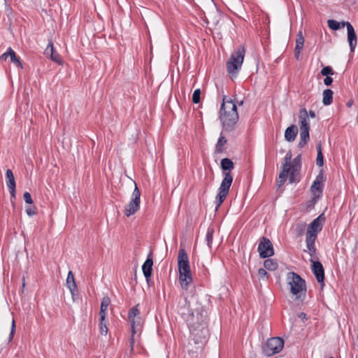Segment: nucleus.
Masks as SVG:
<instances>
[{
    "mask_svg": "<svg viewBox=\"0 0 358 358\" xmlns=\"http://www.w3.org/2000/svg\"><path fill=\"white\" fill-rule=\"evenodd\" d=\"M191 337L196 344H203L208 335L206 323V312L201 306L188 310L185 317Z\"/></svg>",
    "mask_w": 358,
    "mask_h": 358,
    "instance_id": "1",
    "label": "nucleus"
},
{
    "mask_svg": "<svg viewBox=\"0 0 358 358\" xmlns=\"http://www.w3.org/2000/svg\"><path fill=\"white\" fill-rule=\"evenodd\" d=\"M221 168L223 170V179L218 188L217 194L215 199L216 210H218L229 194L230 187L233 182V176L229 171L234 169V163L230 159L224 158L221 160Z\"/></svg>",
    "mask_w": 358,
    "mask_h": 358,
    "instance_id": "2",
    "label": "nucleus"
},
{
    "mask_svg": "<svg viewBox=\"0 0 358 358\" xmlns=\"http://www.w3.org/2000/svg\"><path fill=\"white\" fill-rule=\"evenodd\" d=\"M220 120L224 130L227 131H232L238 120L236 105L227 96H224L222 99Z\"/></svg>",
    "mask_w": 358,
    "mask_h": 358,
    "instance_id": "3",
    "label": "nucleus"
},
{
    "mask_svg": "<svg viewBox=\"0 0 358 358\" xmlns=\"http://www.w3.org/2000/svg\"><path fill=\"white\" fill-rule=\"evenodd\" d=\"M324 222L325 217L324 216V214H321L317 218L313 220L308 226L306 234V243L307 251L312 257H314L316 253V248L315 246V241L318 233L322 229Z\"/></svg>",
    "mask_w": 358,
    "mask_h": 358,
    "instance_id": "4",
    "label": "nucleus"
},
{
    "mask_svg": "<svg viewBox=\"0 0 358 358\" xmlns=\"http://www.w3.org/2000/svg\"><path fill=\"white\" fill-rule=\"evenodd\" d=\"M286 281L289 286L290 293L295 296L296 299L303 301L306 296V281L297 273L289 272L286 276Z\"/></svg>",
    "mask_w": 358,
    "mask_h": 358,
    "instance_id": "5",
    "label": "nucleus"
},
{
    "mask_svg": "<svg viewBox=\"0 0 358 358\" xmlns=\"http://www.w3.org/2000/svg\"><path fill=\"white\" fill-rule=\"evenodd\" d=\"M245 50L243 46L238 47L231 55L229 61L227 62V69L231 77H236L238 71L241 69Z\"/></svg>",
    "mask_w": 358,
    "mask_h": 358,
    "instance_id": "6",
    "label": "nucleus"
},
{
    "mask_svg": "<svg viewBox=\"0 0 358 358\" xmlns=\"http://www.w3.org/2000/svg\"><path fill=\"white\" fill-rule=\"evenodd\" d=\"M129 321L131 326V338L130 339V346L133 348L135 336L140 335L143 328V320L140 316V311L138 306L133 307L128 314Z\"/></svg>",
    "mask_w": 358,
    "mask_h": 358,
    "instance_id": "7",
    "label": "nucleus"
},
{
    "mask_svg": "<svg viewBox=\"0 0 358 358\" xmlns=\"http://www.w3.org/2000/svg\"><path fill=\"white\" fill-rule=\"evenodd\" d=\"M300 124V141L298 146L303 148L309 141L310 125L308 122V111L306 108H301L299 113Z\"/></svg>",
    "mask_w": 358,
    "mask_h": 358,
    "instance_id": "8",
    "label": "nucleus"
},
{
    "mask_svg": "<svg viewBox=\"0 0 358 358\" xmlns=\"http://www.w3.org/2000/svg\"><path fill=\"white\" fill-rule=\"evenodd\" d=\"M284 346V341L278 337L269 338L262 347L263 353L269 357L280 352Z\"/></svg>",
    "mask_w": 358,
    "mask_h": 358,
    "instance_id": "9",
    "label": "nucleus"
},
{
    "mask_svg": "<svg viewBox=\"0 0 358 358\" xmlns=\"http://www.w3.org/2000/svg\"><path fill=\"white\" fill-rule=\"evenodd\" d=\"M135 188L132 192L131 201L129 204L125 207L124 214L127 217H129L137 212L140 207L141 203V192L136 183Z\"/></svg>",
    "mask_w": 358,
    "mask_h": 358,
    "instance_id": "10",
    "label": "nucleus"
},
{
    "mask_svg": "<svg viewBox=\"0 0 358 358\" xmlns=\"http://www.w3.org/2000/svg\"><path fill=\"white\" fill-rule=\"evenodd\" d=\"M257 250L262 258L270 257L274 255L272 243L264 236L260 238Z\"/></svg>",
    "mask_w": 358,
    "mask_h": 358,
    "instance_id": "11",
    "label": "nucleus"
},
{
    "mask_svg": "<svg viewBox=\"0 0 358 358\" xmlns=\"http://www.w3.org/2000/svg\"><path fill=\"white\" fill-rule=\"evenodd\" d=\"M178 272L191 271L187 255L183 248H180L178 255Z\"/></svg>",
    "mask_w": 358,
    "mask_h": 358,
    "instance_id": "12",
    "label": "nucleus"
},
{
    "mask_svg": "<svg viewBox=\"0 0 358 358\" xmlns=\"http://www.w3.org/2000/svg\"><path fill=\"white\" fill-rule=\"evenodd\" d=\"M323 182H324V176L322 173H320L318 174L313 182L310 190L312 193L315 196V199H319L322 193V187H323Z\"/></svg>",
    "mask_w": 358,
    "mask_h": 358,
    "instance_id": "13",
    "label": "nucleus"
},
{
    "mask_svg": "<svg viewBox=\"0 0 358 358\" xmlns=\"http://www.w3.org/2000/svg\"><path fill=\"white\" fill-rule=\"evenodd\" d=\"M346 28L348 31V41L349 43L350 51L354 52L357 43V35L354 27L349 22H347Z\"/></svg>",
    "mask_w": 358,
    "mask_h": 358,
    "instance_id": "14",
    "label": "nucleus"
},
{
    "mask_svg": "<svg viewBox=\"0 0 358 358\" xmlns=\"http://www.w3.org/2000/svg\"><path fill=\"white\" fill-rule=\"evenodd\" d=\"M312 262V271L315 274L318 282H323L324 279V271L322 264L318 261L310 259Z\"/></svg>",
    "mask_w": 358,
    "mask_h": 358,
    "instance_id": "15",
    "label": "nucleus"
},
{
    "mask_svg": "<svg viewBox=\"0 0 358 358\" xmlns=\"http://www.w3.org/2000/svg\"><path fill=\"white\" fill-rule=\"evenodd\" d=\"M6 182L10 194L11 198H15V180L14 175L10 169L6 172Z\"/></svg>",
    "mask_w": 358,
    "mask_h": 358,
    "instance_id": "16",
    "label": "nucleus"
},
{
    "mask_svg": "<svg viewBox=\"0 0 358 358\" xmlns=\"http://www.w3.org/2000/svg\"><path fill=\"white\" fill-rule=\"evenodd\" d=\"M152 265H153L152 254V252H150L148 255L145 262L143 263V264L142 266V271H143V275L148 282L149 280V278L152 275Z\"/></svg>",
    "mask_w": 358,
    "mask_h": 358,
    "instance_id": "17",
    "label": "nucleus"
},
{
    "mask_svg": "<svg viewBox=\"0 0 358 358\" xmlns=\"http://www.w3.org/2000/svg\"><path fill=\"white\" fill-rule=\"evenodd\" d=\"M179 282L182 289L187 290L192 282L191 271L179 272Z\"/></svg>",
    "mask_w": 358,
    "mask_h": 358,
    "instance_id": "18",
    "label": "nucleus"
},
{
    "mask_svg": "<svg viewBox=\"0 0 358 358\" xmlns=\"http://www.w3.org/2000/svg\"><path fill=\"white\" fill-rule=\"evenodd\" d=\"M301 155H298L294 159L292 164H290L291 176L289 177V182L291 183L295 182V173L298 172L301 168Z\"/></svg>",
    "mask_w": 358,
    "mask_h": 358,
    "instance_id": "19",
    "label": "nucleus"
},
{
    "mask_svg": "<svg viewBox=\"0 0 358 358\" xmlns=\"http://www.w3.org/2000/svg\"><path fill=\"white\" fill-rule=\"evenodd\" d=\"M298 133V129L296 125H291L287 127L285 131V138L288 142H292L295 140Z\"/></svg>",
    "mask_w": 358,
    "mask_h": 358,
    "instance_id": "20",
    "label": "nucleus"
},
{
    "mask_svg": "<svg viewBox=\"0 0 358 358\" xmlns=\"http://www.w3.org/2000/svg\"><path fill=\"white\" fill-rule=\"evenodd\" d=\"M66 285L69 289L72 296H74L77 291V285L75 281L74 275L71 271H69L66 278Z\"/></svg>",
    "mask_w": 358,
    "mask_h": 358,
    "instance_id": "21",
    "label": "nucleus"
},
{
    "mask_svg": "<svg viewBox=\"0 0 358 358\" xmlns=\"http://www.w3.org/2000/svg\"><path fill=\"white\" fill-rule=\"evenodd\" d=\"M110 303V299L108 296H104L102 299L100 307L99 315L101 320H105L106 317V312L108 307Z\"/></svg>",
    "mask_w": 358,
    "mask_h": 358,
    "instance_id": "22",
    "label": "nucleus"
},
{
    "mask_svg": "<svg viewBox=\"0 0 358 358\" xmlns=\"http://www.w3.org/2000/svg\"><path fill=\"white\" fill-rule=\"evenodd\" d=\"M347 22H338L335 20H327V24L328 27L334 31H337L340 29L343 28L344 27H346Z\"/></svg>",
    "mask_w": 358,
    "mask_h": 358,
    "instance_id": "23",
    "label": "nucleus"
},
{
    "mask_svg": "<svg viewBox=\"0 0 358 358\" xmlns=\"http://www.w3.org/2000/svg\"><path fill=\"white\" fill-rule=\"evenodd\" d=\"M322 103L324 106H329L332 103L333 100V91L329 89L324 90Z\"/></svg>",
    "mask_w": 358,
    "mask_h": 358,
    "instance_id": "24",
    "label": "nucleus"
},
{
    "mask_svg": "<svg viewBox=\"0 0 358 358\" xmlns=\"http://www.w3.org/2000/svg\"><path fill=\"white\" fill-rule=\"evenodd\" d=\"M264 266L267 270L275 271L278 268V263L272 259H267L264 261Z\"/></svg>",
    "mask_w": 358,
    "mask_h": 358,
    "instance_id": "25",
    "label": "nucleus"
},
{
    "mask_svg": "<svg viewBox=\"0 0 358 358\" xmlns=\"http://www.w3.org/2000/svg\"><path fill=\"white\" fill-rule=\"evenodd\" d=\"M9 51H10V61L17 66V67H19L20 69H22L23 66H22V64L20 60V58L17 57H16V54L15 52L12 50L11 48H9Z\"/></svg>",
    "mask_w": 358,
    "mask_h": 358,
    "instance_id": "26",
    "label": "nucleus"
},
{
    "mask_svg": "<svg viewBox=\"0 0 358 358\" xmlns=\"http://www.w3.org/2000/svg\"><path fill=\"white\" fill-rule=\"evenodd\" d=\"M289 173L291 175L290 168L282 167V171L279 174L280 185L286 181Z\"/></svg>",
    "mask_w": 358,
    "mask_h": 358,
    "instance_id": "27",
    "label": "nucleus"
},
{
    "mask_svg": "<svg viewBox=\"0 0 358 358\" xmlns=\"http://www.w3.org/2000/svg\"><path fill=\"white\" fill-rule=\"evenodd\" d=\"M317 159H316L317 165L319 166H322L324 164V159H323V155L322 152V148H321L320 144L317 145Z\"/></svg>",
    "mask_w": 358,
    "mask_h": 358,
    "instance_id": "28",
    "label": "nucleus"
},
{
    "mask_svg": "<svg viewBox=\"0 0 358 358\" xmlns=\"http://www.w3.org/2000/svg\"><path fill=\"white\" fill-rule=\"evenodd\" d=\"M226 143H227V140L225 139V138L222 135H220V136L217 141V145H216L217 152H222L223 150L222 148Z\"/></svg>",
    "mask_w": 358,
    "mask_h": 358,
    "instance_id": "29",
    "label": "nucleus"
},
{
    "mask_svg": "<svg viewBox=\"0 0 358 358\" xmlns=\"http://www.w3.org/2000/svg\"><path fill=\"white\" fill-rule=\"evenodd\" d=\"M99 331L101 334L104 336H106L108 333V327L106 325V322H105V320H101V318L99 322Z\"/></svg>",
    "mask_w": 358,
    "mask_h": 358,
    "instance_id": "30",
    "label": "nucleus"
},
{
    "mask_svg": "<svg viewBox=\"0 0 358 358\" xmlns=\"http://www.w3.org/2000/svg\"><path fill=\"white\" fill-rule=\"evenodd\" d=\"M54 51L55 50H54L52 41L50 40L48 45L44 51V54L45 56L49 57L50 55H52Z\"/></svg>",
    "mask_w": 358,
    "mask_h": 358,
    "instance_id": "31",
    "label": "nucleus"
},
{
    "mask_svg": "<svg viewBox=\"0 0 358 358\" xmlns=\"http://www.w3.org/2000/svg\"><path fill=\"white\" fill-rule=\"evenodd\" d=\"M213 229L208 228L206 235V241H207L208 245L210 247L212 241H213Z\"/></svg>",
    "mask_w": 358,
    "mask_h": 358,
    "instance_id": "32",
    "label": "nucleus"
},
{
    "mask_svg": "<svg viewBox=\"0 0 358 358\" xmlns=\"http://www.w3.org/2000/svg\"><path fill=\"white\" fill-rule=\"evenodd\" d=\"M200 96H201V90L200 89H196L194 91L192 95V101L194 103H198L200 101Z\"/></svg>",
    "mask_w": 358,
    "mask_h": 358,
    "instance_id": "33",
    "label": "nucleus"
},
{
    "mask_svg": "<svg viewBox=\"0 0 358 358\" xmlns=\"http://www.w3.org/2000/svg\"><path fill=\"white\" fill-rule=\"evenodd\" d=\"M49 57L55 62L59 64H62V59L59 56V55L57 52H55V51L53 52L52 55H50L49 56Z\"/></svg>",
    "mask_w": 358,
    "mask_h": 358,
    "instance_id": "34",
    "label": "nucleus"
},
{
    "mask_svg": "<svg viewBox=\"0 0 358 358\" xmlns=\"http://www.w3.org/2000/svg\"><path fill=\"white\" fill-rule=\"evenodd\" d=\"M292 159V153L291 152H287L285 157V163L283 164L282 167L290 168V162Z\"/></svg>",
    "mask_w": 358,
    "mask_h": 358,
    "instance_id": "35",
    "label": "nucleus"
},
{
    "mask_svg": "<svg viewBox=\"0 0 358 358\" xmlns=\"http://www.w3.org/2000/svg\"><path fill=\"white\" fill-rule=\"evenodd\" d=\"M321 73L322 76H328L329 75H333L334 74V71H333V69L331 66H325L324 67L322 71H321Z\"/></svg>",
    "mask_w": 358,
    "mask_h": 358,
    "instance_id": "36",
    "label": "nucleus"
},
{
    "mask_svg": "<svg viewBox=\"0 0 358 358\" xmlns=\"http://www.w3.org/2000/svg\"><path fill=\"white\" fill-rule=\"evenodd\" d=\"M258 275L263 280H267L268 278V274L266 271V268H259L258 270Z\"/></svg>",
    "mask_w": 358,
    "mask_h": 358,
    "instance_id": "37",
    "label": "nucleus"
},
{
    "mask_svg": "<svg viewBox=\"0 0 358 358\" xmlns=\"http://www.w3.org/2000/svg\"><path fill=\"white\" fill-rule=\"evenodd\" d=\"M23 198L27 203L31 204L33 203L31 194L28 192L24 193Z\"/></svg>",
    "mask_w": 358,
    "mask_h": 358,
    "instance_id": "38",
    "label": "nucleus"
},
{
    "mask_svg": "<svg viewBox=\"0 0 358 358\" xmlns=\"http://www.w3.org/2000/svg\"><path fill=\"white\" fill-rule=\"evenodd\" d=\"M296 43L303 44L304 43V38L301 31H299L296 35Z\"/></svg>",
    "mask_w": 358,
    "mask_h": 358,
    "instance_id": "39",
    "label": "nucleus"
},
{
    "mask_svg": "<svg viewBox=\"0 0 358 358\" xmlns=\"http://www.w3.org/2000/svg\"><path fill=\"white\" fill-rule=\"evenodd\" d=\"M15 331V323L14 319H13L12 324H11L10 333V335H9V341H12Z\"/></svg>",
    "mask_w": 358,
    "mask_h": 358,
    "instance_id": "40",
    "label": "nucleus"
},
{
    "mask_svg": "<svg viewBox=\"0 0 358 358\" xmlns=\"http://www.w3.org/2000/svg\"><path fill=\"white\" fill-rule=\"evenodd\" d=\"M306 227V224L303 222L297 223L296 225V229L299 231V234H301Z\"/></svg>",
    "mask_w": 358,
    "mask_h": 358,
    "instance_id": "41",
    "label": "nucleus"
},
{
    "mask_svg": "<svg viewBox=\"0 0 358 358\" xmlns=\"http://www.w3.org/2000/svg\"><path fill=\"white\" fill-rule=\"evenodd\" d=\"M26 213L29 216H32L36 214L35 208L32 206H27L26 208Z\"/></svg>",
    "mask_w": 358,
    "mask_h": 358,
    "instance_id": "42",
    "label": "nucleus"
},
{
    "mask_svg": "<svg viewBox=\"0 0 358 358\" xmlns=\"http://www.w3.org/2000/svg\"><path fill=\"white\" fill-rule=\"evenodd\" d=\"M332 82H333V79L329 76H327L324 80V83L327 86L330 85L332 83Z\"/></svg>",
    "mask_w": 358,
    "mask_h": 358,
    "instance_id": "43",
    "label": "nucleus"
},
{
    "mask_svg": "<svg viewBox=\"0 0 358 358\" xmlns=\"http://www.w3.org/2000/svg\"><path fill=\"white\" fill-rule=\"evenodd\" d=\"M10 57V51H9V48L8 49V50L3 53L1 57H0V60H6L7 58Z\"/></svg>",
    "mask_w": 358,
    "mask_h": 358,
    "instance_id": "44",
    "label": "nucleus"
},
{
    "mask_svg": "<svg viewBox=\"0 0 358 358\" xmlns=\"http://www.w3.org/2000/svg\"><path fill=\"white\" fill-rule=\"evenodd\" d=\"M310 117L312 118L315 117V113L313 110H310L309 113H308V118ZM308 122H309V120H308Z\"/></svg>",
    "mask_w": 358,
    "mask_h": 358,
    "instance_id": "45",
    "label": "nucleus"
},
{
    "mask_svg": "<svg viewBox=\"0 0 358 358\" xmlns=\"http://www.w3.org/2000/svg\"><path fill=\"white\" fill-rule=\"evenodd\" d=\"M303 47V44L296 43V46H295V50H294L301 51L302 50Z\"/></svg>",
    "mask_w": 358,
    "mask_h": 358,
    "instance_id": "46",
    "label": "nucleus"
},
{
    "mask_svg": "<svg viewBox=\"0 0 358 358\" xmlns=\"http://www.w3.org/2000/svg\"><path fill=\"white\" fill-rule=\"evenodd\" d=\"M301 51L294 50V57L296 59H299Z\"/></svg>",
    "mask_w": 358,
    "mask_h": 358,
    "instance_id": "47",
    "label": "nucleus"
},
{
    "mask_svg": "<svg viewBox=\"0 0 358 358\" xmlns=\"http://www.w3.org/2000/svg\"><path fill=\"white\" fill-rule=\"evenodd\" d=\"M243 104V101H241L239 103H238V105L239 106H242Z\"/></svg>",
    "mask_w": 358,
    "mask_h": 358,
    "instance_id": "48",
    "label": "nucleus"
},
{
    "mask_svg": "<svg viewBox=\"0 0 358 358\" xmlns=\"http://www.w3.org/2000/svg\"><path fill=\"white\" fill-rule=\"evenodd\" d=\"M303 315H304L303 313H301V314L299 315V317H303Z\"/></svg>",
    "mask_w": 358,
    "mask_h": 358,
    "instance_id": "49",
    "label": "nucleus"
},
{
    "mask_svg": "<svg viewBox=\"0 0 358 358\" xmlns=\"http://www.w3.org/2000/svg\"><path fill=\"white\" fill-rule=\"evenodd\" d=\"M303 315H304L303 313H301V314L299 315V317H303Z\"/></svg>",
    "mask_w": 358,
    "mask_h": 358,
    "instance_id": "50",
    "label": "nucleus"
},
{
    "mask_svg": "<svg viewBox=\"0 0 358 358\" xmlns=\"http://www.w3.org/2000/svg\"><path fill=\"white\" fill-rule=\"evenodd\" d=\"M329 358H334L333 357H330Z\"/></svg>",
    "mask_w": 358,
    "mask_h": 358,
    "instance_id": "51",
    "label": "nucleus"
}]
</instances>
